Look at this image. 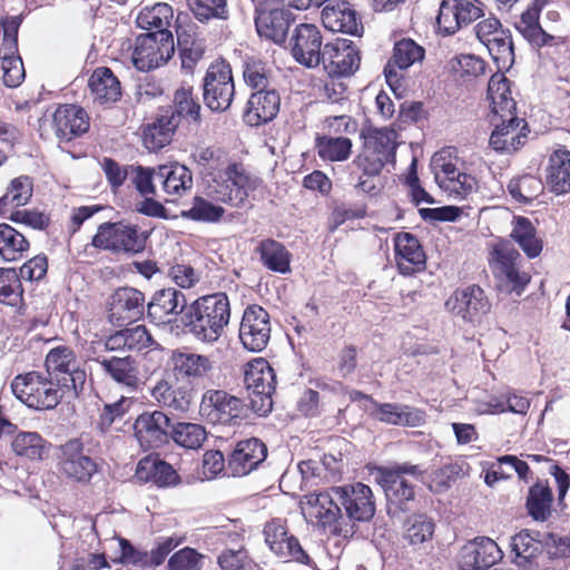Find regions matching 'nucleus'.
Wrapping results in <instances>:
<instances>
[{"label": "nucleus", "instance_id": "obj_1", "mask_svg": "<svg viewBox=\"0 0 570 570\" xmlns=\"http://www.w3.org/2000/svg\"><path fill=\"white\" fill-rule=\"evenodd\" d=\"M305 499L304 514L343 538L352 537L355 523L370 521L376 510L372 489L362 482L331 487Z\"/></svg>", "mask_w": 570, "mask_h": 570}, {"label": "nucleus", "instance_id": "obj_2", "mask_svg": "<svg viewBox=\"0 0 570 570\" xmlns=\"http://www.w3.org/2000/svg\"><path fill=\"white\" fill-rule=\"evenodd\" d=\"M229 317V299L222 292L197 298L185 314L189 332L206 343H214L222 336Z\"/></svg>", "mask_w": 570, "mask_h": 570}, {"label": "nucleus", "instance_id": "obj_3", "mask_svg": "<svg viewBox=\"0 0 570 570\" xmlns=\"http://www.w3.org/2000/svg\"><path fill=\"white\" fill-rule=\"evenodd\" d=\"M522 257L507 240L493 244L489 254V265L501 293L520 295L530 282V275L521 271Z\"/></svg>", "mask_w": 570, "mask_h": 570}, {"label": "nucleus", "instance_id": "obj_4", "mask_svg": "<svg viewBox=\"0 0 570 570\" xmlns=\"http://www.w3.org/2000/svg\"><path fill=\"white\" fill-rule=\"evenodd\" d=\"M11 390L23 404L36 410L53 409L63 396L69 395L51 377L47 379L38 372L17 375L11 383Z\"/></svg>", "mask_w": 570, "mask_h": 570}, {"label": "nucleus", "instance_id": "obj_5", "mask_svg": "<svg viewBox=\"0 0 570 570\" xmlns=\"http://www.w3.org/2000/svg\"><path fill=\"white\" fill-rule=\"evenodd\" d=\"M375 479L389 502L406 509V504L415 499L413 480L424 482V471L417 464L404 462L391 468H379Z\"/></svg>", "mask_w": 570, "mask_h": 570}, {"label": "nucleus", "instance_id": "obj_6", "mask_svg": "<svg viewBox=\"0 0 570 570\" xmlns=\"http://www.w3.org/2000/svg\"><path fill=\"white\" fill-rule=\"evenodd\" d=\"M431 166L440 188L450 197L463 199L475 189V178L462 170L454 148L449 147L434 154Z\"/></svg>", "mask_w": 570, "mask_h": 570}, {"label": "nucleus", "instance_id": "obj_7", "mask_svg": "<svg viewBox=\"0 0 570 570\" xmlns=\"http://www.w3.org/2000/svg\"><path fill=\"white\" fill-rule=\"evenodd\" d=\"M46 367L49 377L63 387L70 396H78L82 391L87 373L71 347L61 345L51 348L46 357Z\"/></svg>", "mask_w": 570, "mask_h": 570}, {"label": "nucleus", "instance_id": "obj_8", "mask_svg": "<svg viewBox=\"0 0 570 570\" xmlns=\"http://www.w3.org/2000/svg\"><path fill=\"white\" fill-rule=\"evenodd\" d=\"M244 383L252 410L264 416L273 409V394L276 389V375L264 358H256L246 365Z\"/></svg>", "mask_w": 570, "mask_h": 570}, {"label": "nucleus", "instance_id": "obj_9", "mask_svg": "<svg viewBox=\"0 0 570 570\" xmlns=\"http://www.w3.org/2000/svg\"><path fill=\"white\" fill-rule=\"evenodd\" d=\"M147 236L137 226L122 222L104 223L92 238V246L116 254H138L146 247Z\"/></svg>", "mask_w": 570, "mask_h": 570}, {"label": "nucleus", "instance_id": "obj_10", "mask_svg": "<svg viewBox=\"0 0 570 570\" xmlns=\"http://www.w3.org/2000/svg\"><path fill=\"white\" fill-rule=\"evenodd\" d=\"M397 134L390 128L374 129L364 136L363 151L354 158L356 168L367 174H380L384 165L393 161Z\"/></svg>", "mask_w": 570, "mask_h": 570}, {"label": "nucleus", "instance_id": "obj_11", "mask_svg": "<svg viewBox=\"0 0 570 570\" xmlns=\"http://www.w3.org/2000/svg\"><path fill=\"white\" fill-rule=\"evenodd\" d=\"M57 470L63 478L86 484L98 472V464L85 453L82 440L75 438L58 448Z\"/></svg>", "mask_w": 570, "mask_h": 570}, {"label": "nucleus", "instance_id": "obj_12", "mask_svg": "<svg viewBox=\"0 0 570 570\" xmlns=\"http://www.w3.org/2000/svg\"><path fill=\"white\" fill-rule=\"evenodd\" d=\"M175 51L171 32H147L136 38L131 60L140 71H149L167 62Z\"/></svg>", "mask_w": 570, "mask_h": 570}, {"label": "nucleus", "instance_id": "obj_13", "mask_svg": "<svg viewBox=\"0 0 570 570\" xmlns=\"http://www.w3.org/2000/svg\"><path fill=\"white\" fill-rule=\"evenodd\" d=\"M203 87L204 101L210 110H227L235 95V85L229 65L225 61L212 63L204 78Z\"/></svg>", "mask_w": 570, "mask_h": 570}, {"label": "nucleus", "instance_id": "obj_14", "mask_svg": "<svg viewBox=\"0 0 570 570\" xmlns=\"http://www.w3.org/2000/svg\"><path fill=\"white\" fill-rule=\"evenodd\" d=\"M475 35L483 43L499 69H508L514 61L510 31L494 17L487 18L475 26Z\"/></svg>", "mask_w": 570, "mask_h": 570}, {"label": "nucleus", "instance_id": "obj_15", "mask_svg": "<svg viewBox=\"0 0 570 570\" xmlns=\"http://www.w3.org/2000/svg\"><path fill=\"white\" fill-rule=\"evenodd\" d=\"M250 187L249 177L232 164L208 181L207 190L215 202L238 206L246 199Z\"/></svg>", "mask_w": 570, "mask_h": 570}, {"label": "nucleus", "instance_id": "obj_16", "mask_svg": "<svg viewBox=\"0 0 570 570\" xmlns=\"http://www.w3.org/2000/svg\"><path fill=\"white\" fill-rule=\"evenodd\" d=\"M245 411L244 401L224 390H207L202 397L200 413L213 424H232Z\"/></svg>", "mask_w": 570, "mask_h": 570}, {"label": "nucleus", "instance_id": "obj_17", "mask_svg": "<svg viewBox=\"0 0 570 570\" xmlns=\"http://www.w3.org/2000/svg\"><path fill=\"white\" fill-rule=\"evenodd\" d=\"M444 306L448 312L469 323L480 321L491 308L484 291L478 285L454 291Z\"/></svg>", "mask_w": 570, "mask_h": 570}, {"label": "nucleus", "instance_id": "obj_18", "mask_svg": "<svg viewBox=\"0 0 570 570\" xmlns=\"http://www.w3.org/2000/svg\"><path fill=\"white\" fill-rule=\"evenodd\" d=\"M321 63L332 78L351 76L360 65L358 51L351 40L336 38L323 47Z\"/></svg>", "mask_w": 570, "mask_h": 570}, {"label": "nucleus", "instance_id": "obj_19", "mask_svg": "<svg viewBox=\"0 0 570 570\" xmlns=\"http://www.w3.org/2000/svg\"><path fill=\"white\" fill-rule=\"evenodd\" d=\"M271 338L269 314L259 305L248 306L239 326V340L250 352H262Z\"/></svg>", "mask_w": 570, "mask_h": 570}, {"label": "nucleus", "instance_id": "obj_20", "mask_svg": "<svg viewBox=\"0 0 570 570\" xmlns=\"http://www.w3.org/2000/svg\"><path fill=\"white\" fill-rule=\"evenodd\" d=\"M263 533L266 544L275 556L305 564L309 562V557L297 538L288 532L285 520H271L265 524Z\"/></svg>", "mask_w": 570, "mask_h": 570}, {"label": "nucleus", "instance_id": "obj_21", "mask_svg": "<svg viewBox=\"0 0 570 570\" xmlns=\"http://www.w3.org/2000/svg\"><path fill=\"white\" fill-rule=\"evenodd\" d=\"M95 362L106 376L129 392H136L145 384L146 377L139 362L130 355L96 357Z\"/></svg>", "mask_w": 570, "mask_h": 570}, {"label": "nucleus", "instance_id": "obj_22", "mask_svg": "<svg viewBox=\"0 0 570 570\" xmlns=\"http://www.w3.org/2000/svg\"><path fill=\"white\" fill-rule=\"evenodd\" d=\"M291 52L295 61L306 68L321 63L323 53L322 35L315 24H298L291 38Z\"/></svg>", "mask_w": 570, "mask_h": 570}, {"label": "nucleus", "instance_id": "obj_23", "mask_svg": "<svg viewBox=\"0 0 570 570\" xmlns=\"http://www.w3.org/2000/svg\"><path fill=\"white\" fill-rule=\"evenodd\" d=\"M482 9L470 0H442L436 17L440 33L450 36L480 18Z\"/></svg>", "mask_w": 570, "mask_h": 570}, {"label": "nucleus", "instance_id": "obj_24", "mask_svg": "<svg viewBox=\"0 0 570 570\" xmlns=\"http://www.w3.org/2000/svg\"><path fill=\"white\" fill-rule=\"evenodd\" d=\"M503 557L497 542L488 537H478L466 542L460 551L461 570H488Z\"/></svg>", "mask_w": 570, "mask_h": 570}, {"label": "nucleus", "instance_id": "obj_25", "mask_svg": "<svg viewBox=\"0 0 570 570\" xmlns=\"http://www.w3.org/2000/svg\"><path fill=\"white\" fill-rule=\"evenodd\" d=\"M144 311L145 295L134 287H120L110 297L109 318L119 326L139 320Z\"/></svg>", "mask_w": 570, "mask_h": 570}, {"label": "nucleus", "instance_id": "obj_26", "mask_svg": "<svg viewBox=\"0 0 570 570\" xmlns=\"http://www.w3.org/2000/svg\"><path fill=\"white\" fill-rule=\"evenodd\" d=\"M169 426L170 420L161 411L142 413L134 424L135 435L146 451L160 448L167 443Z\"/></svg>", "mask_w": 570, "mask_h": 570}, {"label": "nucleus", "instance_id": "obj_27", "mask_svg": "<svg viewBox=\"0 0 570 570\" xmlns=\"http://www.w3.org/2000/svg\"><path fill=\"white\" fill-rule=\"evenodd\" d=\"M187 305L185 295L173 287L157 291L147 304V316L156 325H167L176 321Z\"/></svg>", "mask_w": 570, "mask_h": 570}, {"label": "nucleus", "instance_id": "obj_28", "mask_svg": "<svg viewBox=\"0 0 570 570\" xmlns=\"http://www.w3.org/2000/svg\"><path fill=\"white\" fill-rule=\"evenodd\" d=\"M425 50L414 40L404 38L395 42L393 55L384 68L387 83L394 87L400 83L402 76L400 71L406 70L415 62L424 58Z\"/></svg>", "mask_w": 570, "mask_h": 570}, {"label": "nucleus", "instance_id": "obj_29", "mask_svg": "<svg viewBox=\"0 0 570 570\" xmlns=\"http://www.w3.org/2000/svg\"><path fill=\"white\" fill-rule=\"evenodd\" d=\"M267 455L266 445L256 438L239 441L228 460L234 476H243L255 470Z\"/></svg>", "mask_w": 570, "mask_h": 570}, {"label": "nucleus", "instance_id": "obj_30", "mask_svg": "<svg viewBox=\"0 0 570 570\" xmlns=\"http://www.w3.org/2000/svg\"><path fill=\"white\" fill-rule=\"evenodd\" d=\"M494 129L490 136V145L497 151L511 153L519 149L525 141L522 130L527 127L523 119L517 116L493 118Z\"/></svg>", "mask_w": 570, "mask_h": 570}, {"label": "nucleus", "instance_id": "obj_31", "mask_svg": "<svg viewBox=\"0 0 570 570\" xmlns=\"http://www.w3.org/2000/svg\"><path fill=\"white\" fill-rule=\"evenodd\" d=\"M281 107V97L275 89H261L252 94L244 112V121L257 127L273 120Z\"/></svg>", "mask_w": 570, "mask_h": 570}, {"label": "nucleus", "instance_id": "obj_32", "mask_svg": "<svg viewBox=\"0 0 570 570\" xmlns=\"http://www.w3.org/2000/svg\"><path fill=\"white\" fill-rule=\"evenodd\" d=\"M322 22L333 32L357 36L363 30L356 11L346 1L326 4L322 11Z\"/></svg>", "mask_w": 570, "mask_h": 570}, {"label": "nucleus", "instance_id": "obj_33", "mask_svg": "<svg viewBox=\"0 0 570 570\" xmlns=\"http://www.w3.org/2000/svg\"><path fill=\"white\" fill-rule=\"evenodd\" d=\"M292 13L284 8H259L256 10L255 26L258 35L275 43H282L287 35Z\"/></svg>", "mask_w": 570, "mask_h": 570}, {"label": "nucleus", "instance_id": "obj_34", "mask_svg": "<svg viewBox=\"0 0 570 570\" xmlns=\"http://www.w3.org/2000/svg\"><path fill=\"white\" fill-rule=\"evenodd\" d=\"M157 174L166 202H174L193 187V174L185 165L178 163L161 165L157 167Z\"/></svg>", "mask_w": 570, "mask_h": 570}, {"label": "nucleus", "instance_id": "obj_35", "mask_svg": "<svg viewBox=\"0 0 570 570\" xmlns=\"http://www.w3.org/2000/svg\"><path fill=\"white\" fill-rule=\"evenodd\" d=\"M535 0L525 11L522 12L515 28L518 31L535 47L554 46L562 37L544 28L539 22L541 7Z\"/></svg>", "mask_w": 570, "mask_h": 570}, {"label": "nucleus", "instance_id": "obj_36", "mask_svg": "<svg viewBox=\"0 0 570 570\" xmlns=\"http://www.w3.org/2000/svg\"><path fill=\"white\" fill-rule=\"evenodd\" d=\"M395 261L403 275L421 271L425 264V254L415 236L400 233L394 238Z\"/></svg>", "mask_w": 570, "mask_h": 570}, {"label": "nucleus", "instance_id": "obj_37", "mask_svg": "<svg viewBox=\"0 0 570 570\" xmlns=\"http://www.w3.org/2000/svg\"><path fill=\"white\" fill-rule=\"evenodd\" d=\"M170 360L175 374L190 383L208 377L214 370V362L203 354L174 351Z\"/></svg>", "mask_w": 570, "mask_h": 570}, {"label": "nucleus", "instance_id": "obj_38", "mask_svg": "<svg viewBox=\"0 0 570 570\" xmlns=\"http://www.w3.org/2000/svg\"><path fill=\"white\" fill-rule=\"evenodd\" d=\"M56 135L60 139L71 140L85 134L89 128V118L86 111L75 105H65L52 116Z\"/></svg>", "mask_w": 570, "mask_h": 570}, {"label": "nucleus", "instance_id": "obj_39", "mask_svg": "<svg viewBox=\"0 0 570 570\" xmlns=\"http://www.w3.org/2000/svg\"><path fill=\"white\" fill-rule=\"evenodd\" d=\"M546 184L556 195L570 193V151L557 149L550 157L546 168Z\"/></svg>", "mask_w": 570, "mask_h": 570}, {"label": "nucleus", "instance_id": "obj_40", "mask_svg": "<svg viewBox=\"0 0 570 570\" xmlns=\"http://www.w3.org/2000/svg\"><path fill=\"white\" fill-rule=\"evenodd\" d=\"M372 415L386 424L416 428L424 423V414L420 410L397 403L373 402Z\"/></svg>", "mask_w": 570, "mask_h": 570}, {"label": "nucleus", "instance_id": "obj_41", "mask_svg": "<svg viewBox=\"0 0 570 570\" xmlns=\"http://www.w3.org/2000/svg\"><path fill=\"white\" fill-rule=\"evenodd\" d=\"M488 99L493 118L515 116L517 104L511 96L510 82L503 73H494L490 78Z\"/></svg>", "mask_w": 570, "mask_h": 570}, {"label": "nucleus", "instance_id": "obj_42", "mask_svg": "<svg viewBox=\"0 0 570 570\" xmlns=\"http://www.w3.org/2000/svg\"><path fill=\"white\" fill-rule=\"evenodd\" d=\"M151 396L161 406L184 413L190 407L193 392L187 384L173 386L167 380L161 379L153 387Z\"/></svg>", "mask_w": 570, "mask_h": 570}, {"label": "nucleus", "instance_id": "obj_43", "mask_svg": "<svg viewBox=\"0 0 570 570\" xmlns=\"http://www.w3.org/2000/svg\"><path fill=\"white\" fill-rule=\"evenodd\" d=\"M88 86L95 101L116 102L121 96V86L114 72L106 67L97 68L89 78Z\"/></svg>", "mask_w": 570, "mask_h": 570}, {"label": "nucleus", "instance_id": "obj_44", "mask_svg": "<svg viewBox=\"0 0 570 570\" xmlns=\"http://www.w3.org/2000/svg\"><path fill=\"white\" fill-rule=\"evenodd\" d=\"M179 121L175 114L166 112L148 125L144 131V144L149 150L156 151L170 144Z\"/></svg>", "mask_w": 570, "mask_h": 570}, {"label": "nucleus", "instance_id": "obj_45", "mask_svg": "<svg viewBox=\"0 0 570 570\" xmlns=\"http://www.w3.org/2000/svg\"><path fill=\"white\" fill-rule=\"evenodd\" d=\"M256 250L266 268L281 274L291 271V254L282 243L267 238L259 243Z\"/></svg>", "mask_w": 570, "mask_h": 570}, {"label": "nucleus", "instance_id": "obj_46", "mask_svg": "<svg viewBox=\"0 0 570 570\" xmlns=\"http://www.w3.org/2000/svg\"><path fill=\"white\" fill-rule=\"evenodd\" d=\"M511 237L529 258L538 257L542 252V240L537 236L535 227L525 217L518 216L513 219Z\"/></svg>", "mask_w": 570, "mask_h": 570}, {"label": "nucleus", "instance_id": "obj_47", "mask_svg": "<svg viewBox=\"0 0 570 570\" xmlns=\"http://www.w3.org/2000/svg\"><path fill=\"white\" fill-rule=\"evenodd\" d=\"M12 451L29 460H43L49 452L50 443L37 432H19L11 442Z\"/></svg>", "mask_w": 570, "mask_h": 570}, {"label": "nucleus", "instance_id": "obj_48", "mask_svg": "<svg viewBox=\"0 0 570 570\" xmlns=\"http://www.w3.org/2000/svg\"><path fill=\"white\" fill-rule=\"evenodd\" d=\"M553 495L547 482L539 481L529 489L527 510L535 521H546L551 514Z\"/></svg>", "mask_w": 570, "mask_h": 570}, {"label": "nucleus", "instance_id": "obj_49", "mask_svg": "<svg viewBox=\"0 0 570 570\" xmlns=\"http://www.w3.org/2000/svg\"><path fill=\"white\" fill-rule=\"evenodd\" d=\"M217 563L222 570H253L254 567V561L238 534H235L230 546L218 554Z\"/></svg>", "mask_w": 570, "mask_h": 570}, {"label": "nucleus", "instance_id": "obj_50", "mask_svg": "<svg viewBox=\"0 0 570 570\" xmlns=\"http://www.w3.org/2000/svg\"><path fill=\"white\" fill-rule=\"evenodd\" d=\"M174 12L167 3H155L151 7H144L137 16L136 22L139 28L155 32H170L168 27L173 20Z\"/></svg>", "mask_w": 570, "mask_h": 570}, {"label": "nucleus", "instance_id": "obj_51", "mask_svg": "<svg viewBox=\"0 0 570 570\" xmlns=\"http://www.w3.org/2000/svg\"><path fill=\"white\" fill-rule=\"evenodd\" d=\"M543 549L539 533L532 534L529 530H522L511 538V550L515 554L517 563L528 567Z\"/></svg>", "mask_w": 570, "mask_h": 570}, {"label": "nucleus", "instance_id": "obj_52", "mask_svg": "<svg viewBox=\"0 0 570 570\" xmlns=\"http://www.w3.org/2000/svg\"><path fill=\"white\" fill-rule=\"evenodd\" d=\"M29 249L26 236L8 224H0V257L6 262L21 259Z\"/></svg>", "mask_w": 570, "mask_h": 570}, {"label": "nucleus", "instance_id": "obj_53", "mask_svg": "<svg viewBox=\"0 0 570 570\" xmlns=\"http://www.w3.org/2000/svg\"><path fill=\"white\" fill-rule=\"evenodd\" d=\"M352 140L342 136H318L315 142L317 155L325 161H345L352 153Z\"/></svg>", "mask_w": 570, "mask_h": 570}, {"label": "nucleus", "instance_id": "obj_54", "mask_svg": "<svg viewBox=\"0 0 570 570\" xmlns=\"http://www.w3.org/2000/svg\"><path fill=\"white\" fill-rule=\"evenodd\" d=\"M177 43L183 69L191 72L197 61L204 56L205 41L188 30L180 29L177 31Z\"/></svg>", "mask_w": 570, "mask_h": 570}, {"label": "nucleus", "instance_id": "obj_55", "mask_svg": "<svg viewBox=\"0 0 570 570\" xmlns=\"http://www.w3.org/2000/svg\"><path fill=\"white\" fill-rule=\"evenodd\" d=\"M147 471L150 479L158 487H173L179 483L180 479L176 470L167 462L157 459H145L138 463V474Z\"/></svg>", "mask_w": 570, "mask_h": 570}, {"label": "nucleus", "instance_id": "obj_56", "mask_svg": "<svg viewBox=\"0 0 570 570\" xmlns=\"http://www.w3.org/2000/svg\"><path fill=\"white\" fill-rule=\"evenodd\" d=\"M32 196V180L28 176H19L11 180L6 194L0 197V213L4 214L8 206L19 207L28 203Z\"/></svg>", "mask_w": 570, "mask_h": 570}, {"label": "nucleus", "instance_id": "obj_57", "mask_svg": "<svg viewBox=\"0 0 570 570\" xmlns=\"http://www.w3.org/2000/svg\"><path fill=\"white\" fill-rule=\"evenodd\" d=\"M543 190L542 181L532 175H523L511 179L508 191L519 203L528 204L535 199Z\"/></svg>", "mask_w": 570, "mask_h": 570}, {"label": "nucleus", "instance_id": "obj_58", "mask_svg": "<svg viewBox=\"0 0 570 570\" xmlns=\"http://www.w3.org/2000/svg\"><path fill=\"white\" fill-rule=\"evenodd\" d=\"M434 522L426 514H413L405 522V539L412 546H419L432 539Z\"/></svg>", "mask_w": 570, "mask_h": 570}, {"label": "nucleus", "instance_id": "obj_59", "mask_svg": "<svg viewBox=\"0 0 570 570\" xmlns=\"http://www.w3.org/2000/svg\"><path fill=\"white\" fill-rule=\"evenodd\" d=\"M187 2L195 18L202 22L228 19L227 0H187Z\"/></svg>", "mask_w": 570, "mask_h": 570}, {"label": "nucleus", "instance_id": "obj_60", "mask_svg": "<svg viewBox=\"0 0 570 570\" xmlns=\"http://www.w3.org/2000/svg\"><path fill=\"white\" fill-rule=\"evenodd\" d=\"M171 438L178 445L196 450L203 445L207 433L199 424L181 422L174 426Z\"/></svg>", "mask_w": 570, "mask_h": 570}, {"label": "nucleus", "instance_id": "obj_61", "mask_svg": "<svg viewBox=\"0 0 570 570\" xmlns=\"http://www.w3.org/2000/svg\"><path fill=\"white\" fill-rule=\"evenodd\" d=\"M461 475H463L462 465L450 462L434 469L424 482L431 491L440 493L446 491Z\"/></svg>", "mask_w": 570, "mask_h": 570}, {"label": "nucleus", "instance_id": "obj_62", "mask_svg": "<svg viewBox=\"0 0 570 570\" xmlns=\"http://www.w3.org/2000/svg\"><path fill=\"white\" fill-rule=\"evenodd\" d=\"M22 286L19 275L13 268H0V302L17 306L22 299Z\"/></svg>", "mask_w": 570, "mask_h": 570}, {"label": "nucleus", "instance_id": "obj_63", "mask_svg": "<svg viewBox=\"0 0 570 570\" xmlns=\"http://www.w3.org/2000/svg\"><path fill=\"white\" fill-rule=\"evenodd\" d=\"M175 116L179 120L180 117H189L194 121L200 119V105L193 95L191 87H180L174 95Z\"/></svg>", "mask_w": 570, "mask_h": 570}, {"label": "nucleus", "instance_id": "obj_64", "mask_svg": "<svg viewBox=\"0 0 570 570\" xmlns=\"http://www.w3.org/2000/svg\"><path fill=\"white\" fill-rule=\"evenodd\" d=\"M244 79L252 88L266 89L271 76V69L266 62L255 57H249L244 63Z\"/></svg>", "mask_w": 570, "mask_h": 570}]
</instances>
